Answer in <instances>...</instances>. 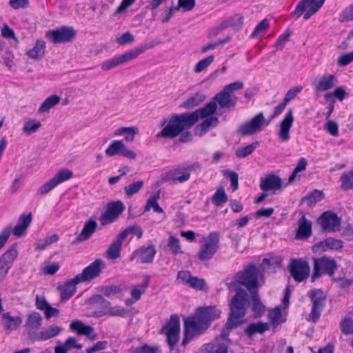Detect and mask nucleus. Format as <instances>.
Here are the masks:
<instances>
[{"instance_id":"f257e3e1","label":"nucleus","mask_w":353,"mask_h":353,"mask_svg":"<svg viewBox=\"0 0 353 353\" xmlns=\"http://www.w3.org/2000/svg\"><path fill=\"white\" fill-rule=\"evenodd\" d=\"M221 310L215 306H205L197 308L194 316L184 321V337L182 345H185L194 336L203 334L210 326V322L219 319Z\"/></svg>"},{"instance_id":"f03ea898","label":"nucleus","mask_w":353,"mask_h":353,"mask_svg":"<svg viewBox=\"0 0 353 353\" xmlns=\"http://www.w3.org/2000/svg\"><path fill=\"white\" fill-rule=\"evenodd\" d=\"M249 306L248 294L243 288L236 289V293L230 303V314L225 327L232 330L245 323V316Z\"/></svg>"},{"instance_id":"7ed1b4c3","label":"nucleus","mask_w":353,"mask_h":353,"mask_svg":"<svg viewBox=\"0 0 353 353\" xmlns=\"http://www.w3.org/2000/svg\"><path fill=\"white\" fill-rule=\"evenodd\" d=\"M161 125L164 126V128L157 134V137L158 138L163 137L170 139L178 137L185 130L190 129L193 126L187 112L180 114H174L169 121L163 119Z\"/></svg>"},{"instance_id":"20e7f679","label":"nucleus","mask_w":353,"mask_h":353,"mask_svg":"<svg viewBox=\"0 0 353 353\" xmlns=\"http://www.w3.org/2000/svg\"><path fill=\"white\" fill-rule=\"evenodd\" d=\"M159 43V42L152 41L149 43H145L143 46H139L136 48L127 51L119 57H114L112 59L103 62L101 65V68L104 71H108L112 68H114L121 63L135 59L139 54L144 52L146 50L153 48L155 45L158 44Z\"/></svg>"},{"instance_id":"39448f33","label":"nucleus","mask_w":353,"mask_h":353,"mask_svg":"<svg viewBox=\"0 0 353 353\" xmlns=\"http://www.w3.org/2000/svg\"><path fill=\"white\" fill-rule=\"evenodd\" d=\"M259 270L254 264L248 265L243 270L238 272L234 279L238 283L245 286L250 293L258 291Z\"/></svg>"},{"instance_id":"423d86ee","label":"nucleus","mask_w":353,"mask_h":353,"mask_svg":"<svg viewBox=\"0 0 353 353\" xmlns=\"http://www.w3.org/2000/svg\"><path fill=\"white\" fill-rule=\"evenodd\" d=\"M314 272L312 281H314L319 278L323 273L333 276L337 269L336 261L334 259L323 256L320 259L314 258Z\"/></svg>"},{"instance_id":"0eeeda50","label":"nucleus","mask_w":353,"mask_h":353,"mask_svg":"<svg viewBox=\"0 0 353 353\" xmlns=\"http://www.w3.org/2000/svg\"><path fill=\"white\" fill-rule=\"evenodd\" d=\"M219 234L217 232H211L207 239H204L198 252L199 259L202 261L211 259L219 250Z\"/></svg>"},{"instance_id":"6e6552de","label":"nucleus","mask_w":353,"mask_h":353,"mask_svg":"<svg viewBox=\"0 0 353 353\" xmlns=\"http://www.w3.org/2000/svg\"><path fill=\"white\" fill-rule=\"evenodd\" d=\"M312 305L309 320L316 322L320 318L321 311L325 307L326 294L321 289H313L307 292Z\"/></svg>"},{"instance_id":"1a4fd4ad","label":"nucleus","mask_w":353,"mask_h":353,"mask_svg":"<svg viewBox=\"0 0 353 353\" xmlns=\"http://www.w3.org/2000/svg\"><path fill=\"white\" fill-rule=\"evenodd\" d=\"M270 121H266L263 112L254 116L250 121L241 123L237 132L243 137L255 134L262 130L263 125H268Z\"/></svg>"},{"instance_id":"9d476101","label":"nucleus","mask_w":353,"mask_h":353,"mask_svg":"<svg viewBox=\"0 0 353 353\" xmlns=\"http://www.w3.org/2000/svg\"><path fill=\"white\" fill-rule=\"evenodd\" d=\"M288 269L292 278L297 282H302L310 276V265L306 260L302 258L292 259Z\"/></svg>"},{"instance_id":"9b49d317","label":"nucleus","mask_w":353,"mask_h":353,"mask_svg":"<svg viewBox=\"0 0 353 353\" xmlns=\"http://www.w3.org/2000/svg\"><path fill=\"white\" fill-rule=\"evenodd\" d=\"M76 35L72 27L61 26L46 32V37L52 43H63L71 41Z\"/></svg>"},{"instance_id":"f8f14e48","label":"nucleus","mask_w":353,"mask_h":353,"mask_svg":"<svg viewBox=\"0 0 353 353\" xmlns=\"http://www.w3.org/2000/svg\"><path fill=\"white\" fill-rule=\"evenodd\" d=\"M161 332L165 333L171 348L177 343L180 334V319L178 315L173 314L169 321L163 326Z\"/></svg>"},{"instance_id":"ddd939ff","label":"nucleus","mask_w":353,"mask_h":353,"mask_svg":"<svg viewBox=\"0 0 353 353\" xmlns=\"http://www.w3.org/2000/svg\"><path fill=\"white\" fill-rule=\"evenodd\" d=\"M103 268V261L100 259H96L90 265L84 268L81 273L76 275L75 280L81 283L90 282L100 275Z\"/></svg>"},{"instance_id":"4468645a","label":"nucleus","mask_w":353,"mask_h":353,"mask_svg":"<svg viewBox=\"0 0 353 353\" xmlns=\"http://www.w3.org/2000/svg\"><path fill=\"white\" fill-rule=\"evenodd\" d=\"M341 218L331 211L324 212L317 219V223L323 230L327 232H337L341 225Z\"/></svg>"},{"instance_id":"2eb2a0df","label":"nucleus","mask_w":353,"mask_h":353,"mask_svg":"<svg viewBox=\"0 0 353 353\" xmlns=\"http://www.w3.org/2000/svg\"><path fill=\"white\" fill-rule=\"evenodd\" d=\"M105 154L108 157L120 155L129 159H135L137 154L132 150H129L122 141H113L112 143L106 148Z\"/></svg>"},{"instance_id":"dca6fc26","label":"nucleus","mask_w":353,"mask_h":353,"mask_svg":"<svg viewBox=\"0 0 353 353\" xmlns=\"http://www.w3.org/2000/svg\"><path fill=\"white\" fill-rule=\"evenodd\" d=\"M124 210L123 203L121 201H114L108 204L106 212L101 215V223L106 225L115 221Z\"/></svg>"},{"instance_id":"f3484780","label":"nucleus","mask_w":353,"mask_h":353,"mask_svg":"<svg viewBox=\"0 0 353 353\" xmlns=\"http://www.w3.org/2000/svg\"><path fill=\"white\" fill-rule=\"evenodd\" d=\"M17 256V248L14 244L0 257V274L2 276H6Z\"/></svg>"},{"instance_id":"a211bd4d","label":"nucleus","mask_w":353,"mask_h":353,"mask_svg":"<svg viewBox=\"0 0 353 353\" xmlns=\"http://www.w3.org/2000/svg\"><path fill=\"white\" fill-rule=\"evenodd\" d=\"M217 108V104L215 101H210L205 106L199 108L192 112H187L189 118L191 119L192 124L194 125L199 118L204 119L214 114Z\"/></svg>"},{"instance_id":"6ab92c4d","label":"nucleus","mask_w":353,"mask_h":353,"mask_svg":"<svg viewBox=\"0 0 353 353\" xmlns=\"http://www.w3.org/2000/svg\"><path fill=\"white\" fill-rule=\"evenodd\" d=\"M201 168L199 163H194L186 166L178 168L174 171V174H179L173 178V183H184L190 178L191 172L199 170Z\"/></svg>"},{"instance_id":"aec40b11","label":"nucleus","mask_w":353,"mask_h":353,"mask_svg":"<svg viewBox=\"0 0 353 353\" xmlns=\"http://www.w3.org/2000/svg\"><path fill=\"white\" fill-rule=\"evenodd\" d=\"M293 113L294 112L292 108L288 109L280 124L279 137L282 141H288L290 139L289 132L294 119Z\"/></svg>"},{"instance_id":"412c9836","label":"nucleus","mask_w":353,"mask_h":353,"mask_svg":"<svg viewBox=\"0 0 353 353\" xmlns=\"http://www.w3.org/2000/svg\"><path fill=\"white\" fill-rule=\"evenodd\" d=\"M282 185L281 179L276 174H270L261 179L260 188L264 192L278 190Z\"/></svg>"},{"instance_id":"4be33fe9","label":"nucleus","mask_w":353,"mask_h":353,"mask_svg":"<svg viewBox=\"0 0 353 353\" xmlns=\"http://www.w3.org/2000/svg\"><path fill=\"white\" fill-rule=\"evenodd\" d=\"M214 101L219 104L221 108H230L236 105L237 98L223 89L214 96Z\"/></svg>"},{"instance_id":"5701e85b","label":"nucleus","mask_w":353,"mask_h":353,"mask_svg":"<svg viewBox=\"0 0 353 353\" xmlns=\"http://www.w3.org/2000/svg\"><path fill=\"white\" fill-rule=\"evenodd\" d=\"M75 276L66 281L63 285H59L58 290L60 292V298L61 301H65L71 298L77 291L76 285L81 282H77Z\"/></svg>"},{"instance_id":"b1692460","label":"nucleus","mask_w":353,"mask_h":353,"mask_svg":"<svg viewBox=\"0 0 353 353\" xmlns=\"http://www.w3.org/2000/svg\"><path fill=\"white\" fill-rule=\"evenodd\" d=\"M312 222L307 220L305 215L299 220V227L296 230V239H307L312 235Z\"/></svg>"},{"instance_id":"393cba45","label":"nucleus","mask_w":353,"mask_h":353,"mask_svg":"<svg viewBox=\"0 0 353 353\" xmlns=\"http://www.w3.org/2000/svg\"><path fill=\"white\" fill-rule=\"evenodd\" d=\"M156 253L157 251L154 245H150L147 248L143 246L134 252L132 259L137 255L140 259L141 263H150L153 261Z\"/></svg>"},{"instance_id":"a878e982","label":"nucleus","mask_w":353,"mask_h":353,"mask_svg":"<svg viewBox=\"0 0 353 353\" xmlns=\"http://www.w3.org/2000/svg\"><path fill=\"white\" fill-rule=\"evenodd\" d=\"M32 219V215L31 212L28 214H22L13 229V234L17 236H23L26 233L27 228L31 223Z\"/></svg>"},{"instance_id":"bb28decb","label":"nucleus","mask_w":353,"mask_h":353,"mask_svg":"<svg viewBox=\"0 0 353 353\" xmlns=\"http://www.w3.org/2000/svg\"><path fill=\"white\" fill-rule=\"evenodd\" d=\"M98 224L94 219H89L83 225V230L80 234L77 237V242H82L88 240L94 234L97 230Z\"/></svg>"},{"instance_id":"cd10ccee","label":"nucleus","mask_w":353,"mask_h":353,"mask_svg":"<svg viewBox=\"0 0 353 353\" xmlns=\"http://www.w3.org/2000/svg\"><path fill=\"white\" fill-rule=\"evenodd\" d=\"M125 239L119 234L110 245L107 254L110 259H117L121 256V248Z\"/></svg>"},{"instance_id":"c85d7f7f","label":"nucleus","mask_w":353,"mask_h":353,"mask_svg":"<svg viewBox=\"0 0 353 353\" xmlns=\"http://www.w3.org/2000/svg\"><path fill=\"white\" fill-rule=\"evenodd\" d=\"M336 77L333 74L325 75L321 77L319 81L314 84V88L316 91L323 92L332 89L334 87V81Z\"/></svg>"},{"instance_id":"c756f323","label":"nucleus","mask_w":353,"mask_h":353,"mask_svg":"<svg viewBox=\"0 0 353 353\" xmlns=\"http://www.w3.org/2000/svg\"><path fill=\"white\" fill-rule=\"evenodd\" d=\"M46 52V42L37 40L34 46L27 52V55L32 59L41 60L43 58Z\"/></svg>"},{"instance_id":"7c9ffc66","label":"nucleus","mask_w":353,"mask_h":353,"mask_svg":"<svg viewBox=\"0 0 353 353\" xmlns=\"http://www.w3.org/2000/svg\"><path fill=\"white\" fill-rule=\"evenodd\" d=\"M205 99L206 97L203 93L196 92L183 101L180 105V107L188 110L192 109L199 105Z\"/></svg>"},{"instance_id":"2f4dec72","label":"nucleus","mask_w":353,"mask_h":353,"mask_svg":"<svg viewBox=\"0 0 353 353\" xmlns=\"http://www.w3.org/2000/svg\"><path fill=\"white\" fill-rule=\"evenodd\" d=\"M2 317L6 321L3 325L6 330H16L22 323V319L20 316H12L10 312L3 313Z\"/></svg>"},{"instance_id":"473e14b6","label":"nucleus","mask_w":353,"mask_h":353,"mask_svg":"<svg viewBox=\"0 0 353 353\" xmlns=\"http://www.w3.org/2000/svg\"><path fill=\"white\" fill-rule=\"evenodd\" d=\"M269 329L270 327L267 323H253L248 325V326L245 329V333L246 334L247 336L251 337L257 333L263 334Z\"/></svg>"},{"instance_id":"72a5a7b5","label":"nucleus","mask_w":353,"mask_h":353,"mask_svg":"<svg viewBox=\"0 0 353 353\" xmlns=\"http://www.w3.org/2000/svg\"><path fill=\"white\" fill-rule=\"evenodd\" d=\"M161 191L158 190L155 194L151 195L147 201L144 208V212H148L151 208L157 213H163V209L159 205L158 200L160 199Z\"/></svg>"},{"instance_id":"f704fd0d","label":"nucleus","mask_w":353,"mask_h":353,"mask_svg":"<svg viewBox=\"0 0 353 353\" xmlns=\"http://www.w3.org/2000/svg\"><path fill=\"white\" fill-rule=\"evenodd\" d=\"M317 247H322L324 250H325V248L338 250L343 248V242L341 240L329 237L319 242L314 246V248Z\"/></svg>"},{"instance_id":"c9c22d12","label":"nucleus","mask_w":353,"mask_h":353,"mask_svg":"<svg viewBox=\"0 0 353 353\" xmlns=\"http://www.w3.org/2000/svg\"><path fill=\"white\" fill-rule=\"evenodd\" d=\"M252 298V310L255 317L261 316L265 310V307L261 301L258 291L250 293Z\"/></svg>"},{"instance_id":"e433bc0d","label":"nucleus","mask_w":353,"mask_h":353,"mask_svg":"<svg viewBox=\"0 0 353 353\" xmlns=\"http://www.w3.org/2000/svg\"><path fill=\"white\" fill-rule=\"evenodd\" d=\"M62 328L57 325H52L48 329L39 332L36 336L38 341H46L57 336L61 332Z\"/></svg>"},{"instance_id":"4c0bfd02","label":"nucleus","mask_w":353,"mask_h":353,"mask_svg":"<svg viewBox=\"0 0 353 353\" xmlns=\"http://www.w3.org/2000/svg\"><path fill=\"white\" fill-rule=\"evenodd\" d=\"M42 321L41 315L39 312H33L28 316L26 326L29 330H39L42 325Z\"/></svg>"},{"instance_id":"58836bf2","label":"nucleus","mask_w":353,"mask_h":353,"mask_svg":"<svg viewBox=\"0 0 353 353\" xmlns=\"http://www.w3.org/2000/svg\"><path fill=\"white\" fill-rule=\"evenodd\" d=\"M150 283V276L145 275L143 283L137 286L133 287L131 290L130 294L135 301L141 299V295L145 292L148 288Z\"/></svg>"},{"instance_id":"ea45409f","label":"nucleus","mask_w":353,"mask_h":353,"mask_svg":"<svg viewBox=\"0 0 353 353\" xmlns=\"http://www.w3.org/2000/svg\"><path fill=\"white\" fill-rule=\"evenodd\" d=\"M71 330L77 331L79 334L88 336L93 331L94 328L90 325H85L79 320L74 321L70 325Z\"/></svg>"},{"instance_id":"a19ab883","label":"nucleus","mask_w":353,"mask_h":353,"mask_svg":"<svg viewBox=\"0 0 353 353\" xmlns=\"http://www.w3.org/2000/svg\"><path fill=\"white\" fill-rule=\"evenodd\" d=\"M324 198V194L322 191L314 190L302 198L301 203L307 202L309 207H312L317 202L321 201Z\"/></svg>"},{"instance_id":"79ce46f5","label":"nucleus","mask_w":353,"mask_h":353,"mask_svg":"<svg viewBox=\"0 0 353 353\" xmlns=\"http://www.w3.org/2000/svg\"><path fill=\"white\" fill-rule=\"evenodd\" d=\"M60 97L57 95H51L48 97L41 105L38 110L39 113H43L49 111L54 106L60 102Z\"/></svg>"},{"instance_id":"37998d69","label":"nucleus","mask_w":353,"mask_h":353,"mask_svg":"<svg viewBox=\"0 0 353 353\" xmlns=\"http://www.w3.org/2000/svg\"><path fill=\"white\" fill-rule=\"evenodd\" d=\"M228 201V195L225 193L223 186L217 188L215 193L212 196V202L216 206H221Z\"/></svg>"},{"instance_id":"c03bdc74","label":"nucleus","mask_w":353,"mask_h":353,"mask_svg":"<svg viewBox=\"0 0 353 353\" xmlns=\"http://www.w3.org/2000/svg\"><path fill=\"white\" fill-rule=\"evenodd\" d=\"M259 144V142L256 141L246 146L238 148L235 151V154L238 158H245L256 150Z\"/></svg>"},{"instance_id":"a18cd8bd","label":"nucleus","mask_w":353,"mask_h":353,"mask_svg":"<svg viewBox=\"0 0 353 353\" xmlns=\"http://www.w3.org/2000/svg\"><path fill=\"white\" fill-rule=\"evenodd\" d=\"M325 0H307L309 10L304 14L303 18L308 19L316 13L323 5Z\"/></svg>"},{"instance_id":"49530a36","label":"nucleus","mask_w":353,"mask_h":353,"mask_svg":"<svg viewBox=\"0 0 353 353\" xmlns=\"http://www.w3.org/2000/svg\"><path fill=\"white\" fill-rule=\"evenodd\" d=\"M340 181H341V189L343 190L353 189V170L343 173L340 177Z\"/></svg>"},{"instance_id":"de8ad7c7","label":"nucleus","mask_w":353,"mask_h":353,"mask_svg":"<svg viewBox=\"0 0 353 353\" xmlns=\"http://www.w3.org/2000/svg\"><path fill=\"white\" fill-rule=\"evenodd\" d=\"M99 291L104 296L111 298L113 296L120 294L122 292V288L118 285H107L101 286L99 288Z\"/></svg>"},{"instance_id":"09e8293b","label":"nucleus","mask_w":353,"mask_h":353,"mask_svg":"<svg viewBox=\"0 0 353 353\" xmlns=\"http://www.w3.org/2000/svg\"><path fill=\"white\" fill-rule=\"evenodd\" d=\"M41 126L40 121L34 119H30L24 123L23 131L30 135L36 132Z\"/></svg>"},{"instance_id":"8fccbe9b","label":"nucleus","mask_w":353,"mask_h":353,"mask_svg":"<svg viewBox=\"0 0 353 353\" xmlns=\"http://www.w3.org/2000/svg\"><path fill=\"white\" fill-rule=\"evenodd\" d=\"M144 184L143 181L139 180L129 185H126L123 188L125 194L127 196L131 197L137 192L143 188Z\"/></svg>"},{"instance_id":"3c124183","label":"nucleus","mask_w":353,"mask_h":353,"mask_svg":"<svg viewBox=\"0 0 353 353\" xmlns=\"http://www.w3.org/2000/svg\"><path fill=\"white\" fill-rule=\"evenodd\" d=\"M132 233L135 234L137 237L140 239L143 235V230L139 225H132L125 228L123 231L119 233V234L125 240L128 234Z\"/></svg>"},{"instance_id":"603ef678","label":"nucleus","mask_w":353,"mask_h":353,"mask_svg":"<svg viewBox=\"0 0 353 353\" xmlns=\"http://www.w3.org/2000/svg\"><path fill=\"white\" fill-rule=\"evenodd\" d=\"M73 176V172L69 169H63L60 170L54 177L53 179L57 185L65 181L69 180Z\"/></svg>"},{"instance_id":"864d4df0","label":"nucleus","mask_w":353,"mask_h":353,"mask_svg":"<svg viewBox=\"0 0 353 353\" xmlns=\"http://www.w3.org/2000/svg\"><path fill=\"white\" fill-rule=\"evenodd\" d=\"M159 347L157 346H149L145 344L138 347H131L128 353H158Z\"/></svg>"},{"instance_id":"5fc2aeb1","label":"nucleus","mask_w":353,"mask_h":353,"mask_svg":"<svg viewBox=\"0 0 353 353\" xmlns=\"http://www.w3.org/2000/svg\"><path fill=\"white\" fill-rule=\"evenodd\" d=\"M214 57L213 55H210L206 58L201 59L195 65L194 72L199 73L205 70L214 61Z\"/></svg>"},{"instance_id":"6e6d98bb","label":"nucleus","mask_w":353,"mask_h":353,"mask_svg":"<svg viewBox=\"0 0 353 353\" xmlns=\"http://www.w3.org/2000/svg\"><path fill=\"white\" fill-rule=\"evenodd\" d=\"M188 285L197 290L205 291L208 289V286L205 280L203 279H199L196 276H192Z\"/></svg>"},{"instance_id":"4d7b16f0","label":"nucleus","mask_w":353,"mask_h":353,"mask_svg":"<svg viewBox=\"0 0 353 353\" xmlns=\"http://www.w3.org/2000/svg\"><path fill=\"white\" fill-rule=\"evenodd\" d=\"M341 330L345 335L353 334V320L350 317H345L341 323Z\"/></svg>"},{"instance_id":"13d9d810","label":"nucleus","mask_w":353,"mask_h":353,"mask_svg":"<svg viewBox=\"0 0 353 353\" xmlns=\"http://www.w3.org/2000/svg\"><path fill=\"white\" fill-rule=\"evenodd\" d=\"M219 123V121L216 117H210L207 118L200 124L201 131L205 133L208 130H209L210 128L216 126Z\"/></svg>"},{"instance_id":"bf43d9fd","label":"nucleus","mask_w":353,"mask_h":353,"mask_svg":"<svg viewBox=\"0 0 353 353\" xmlns=\"http://www.w3.org/2000/svg\"><path fill=\"white\" fill-rule=\"evenodd\" d=\"M231 28L235 30H239L243 26L244 17L239 14H236L228 18Z\"/></svg>"},{"instance_id":"052dcab7","label":"nucleus","mask_w":353,"mask_h":353,"mask_svg":"<svg viewBox=\"0 0 353 353\" xmlns=\"http://www.w3.org/2000/svg\"><path fill=\"white\" fill-rule=\"evenodd\" d=\"M223 174L230 178L231 188L233 191H236L239 188V175L237 172L227 170L223 172Z\"/></svg>"},{"instance_id":"680f3d73","label":"nucleus","mask_w":353,"mask_h":353,"mask_svg":"<svg viewBox=\"0 0 353 353\" xmlns=\"http://www.w3.org/2000/svg\"><path fill=\"white\" fill-rule=\"evenodd\" d=\"M230 40H231V37L230 36H227L224 39H219V40L216 41L215 42L208 43V45L203 46L201 49V52L203 53H205L210 50H213L221 45H223V44L229 42Z\"/></svg>"},{"instance_id":"e2e57ef3","label":"nucleus","mask_w":353,"mask_h":353,"mask_svg":"<svg viewBox=\"0 0 353 353\" xmlns=\"http://www.w3.org/2000/svg\"><path fill=\"white\" fill-rule=\"evenodd\" d=\"M270 319L272 324L274 326H277L279 324L285 321V319H282L281 311L279 307L274 309L270 312Z\"/></svg>"},{"instance_id":"0e129e2a","label":"nucleus","mask_w":353,"mask_h":353,"mask_svg":"<svg viewBox=\"0 0 353 353\" xmlns=\"http://www.w3.org/2000/svg\"><path fill=\"white\" fill-rule=\"evenodd\" d=\"M269 27V21L267 19H264L254 28L251 35L252 38H256L259 34L265 32Z\"/></svg>"},{"instance_id":"69168bd1","label":"nucleus","mask_w":353,"mask_h":353,"mask_svg":"<svg viewBox=\"0 0 353 353\" xmlns=\"http://www.w3.org/2000/svg\"><path fill=\"white\" fill-rule=\"evenodd\" d=\"M307 10H309L307 0H301L296 5L293 14L296 16V18H299L305 12H306Z\"/></svg>"},{"instance_id":"338daca9","label":"nucleus","mask_w":353,"mask_h":353,"mask_svg":"<svg viewBox=\"0 0 353 353\" xmlns=\"http://www.w3.org/2000/svg\"><path fill=\"white\" fill-rule=\"evenodd\" d=\"M57 185L55 180L51 179L47 183H44L37 190V194H45L52 190L54 187Z\"/></svg>"},{"instance_id":"774afa93","label":"nucleus","mask_w":353,"mask_h":353,"mask_svg":"<svg viewBox=\"0 0 353 353\" xmlns=\"http://www.w3.org/2000/svg\"><path fill=\"white\" fill-rule=\"evenodd\" d=\"M353 61V52L341 55L337 60L339 66H346Z\"/></svg>"}]
</instances>
